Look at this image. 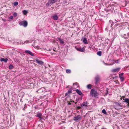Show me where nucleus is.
Here are the masks:
<instances>
[{
    "label": "nucleus",
    "mask_w": 129,
    "mask_h": 129,
    "mask_svg": "<svg viewBox=\"0 0 129 129\" xmlns=\"http://www.w3.org/2000/svg\"><path fill=\"white\" fill-rule=\"evenodd\" d=\"M13 66L12 65H10L9 67V68L10 69H12L13 68Z\"/></svg>",
    "instance_id": "obj_30"
},
{
    "label": "nucleus",
    "mask_w": 129,
    "mask_h": 129,
    "mask_svg": "<svg viewBox=\"0 0 129 129\" xmlns=\"http://www.w3.org/2000/svg\"><path fill=\"white\" fill-rule=\"evenodd\" d=\"M21 43H22V44H23V42H21Z\"/></svg>",
    "instance_id": "obj_47"
},
{
    "label": "nucleus",
    "mask_w": 129,
    "mask_h": 129,
    "mask_svg": "<svg viewBox=\"0 0 129 129\" xmlns=\"http://www.w3.org/2000/svg\"><path fill=\"white\" fill-rule=\"evenodd\" d=\"M52 18L54 20H58V16L56 14H54L52 16Z\"/></svg>",
    "instance_id": "obj_12"
},
{
    "label": "nucleus",
    "mask_w": 129,
    "mask_h": 129,
    "mask_svg": "<svg viewBox=\"0 0 129 129\" xmlns=\"http://www.w3.org/2000/svg\"><path fill=\"white\" fill-rule=\"evenodd\" d=\"M86 87L88 89H90L92 87V85L90 84H89Z\"/></svg>",
    "instance_id": "obj_21"
},
{
    "label": "nucleus",
    "mask_w": 129,
    "mask_h": 129,
    "mask_svg": "<svg viewBox=\"0 0 129 129\" xmlns=\"http://www.w3.org/2000/svg\"><path fill=\"white\" fill-rule=\"evenodd\" d=\"M52 4L50 2V1H49L46 4V5L47 6H49V5H50Z\"/></svg>",
    "instance_id": "obj_24"
},
{
    "label": "nucleus",
    "mask_w": 129,
    "mask_h": 129,
    "mask_svg": "<svg viewBox=\"0 0 129 129\" xmlns=\"http://www.w3.org/2000/svg\"><path fill=\"white\" fill-rule=\"evenodd\" d=\"M73 85H76L77 86H78V83H73Z\"/></svg>",
    "instance_id": "obj_33"
},
{
    "label": "nucleus",
    "mask_w": 129,
    "mask_h": 129,
    "mask_svg": "<svg viewBox=\"0 0 129 129\" xmlns=\"http://www.w3.org/2000/svg\"><path fill=\"white\" fill-rule=\"evenodd\" d=\"M112 21L111 20H110L109 21V22L111 23Z\"/></svg>",
    "instance_id": "obj_40"
},
{
    "label": "nucleus",
    "mask_w": 129,
    "mask_h": 129,
    "mask_svg": "<svg viewBox=\"0 0 129 129\" xmlns=\"http://www.w3.org/2000/svg\"><path fill=\"white\" fill-rule=\"evenodd\" d=\"M87 105V102L86 101L83 102L81 104V107H83V106L86 107Z\"/></svg>",
    "instance_id": "obj_11"
},
{
    "label": "nucleus",
    "mask_w": 129,
    "mask_h": 129,
    "mask_svg": "<svg viewBox=\"0 0 129 129\" xmlns=\"http://www.w3.org/2000/svg\"><path fill=\"white\" fill-rule=\"evenodd\" d=\"M25 52L26 53L29 54L32 56H33L34 55V54L30 51L28 50H26L25 51Z\"/></svg>",
    "instance_id": "obj_7"
},
{
    "label": "nucleus",
    "mask_w": 129,
    "mask_h": 129,
    "mask_svg": "<svg viewBox=\"0 0 129 129\" xmlns=\"http://www.w3.org/2000/svg\"><path fill=\"white\" fill-rule=\"evenodd\" d=\"M118 61V60H116V61Z\"/></svg>",
    "instance_id": "obj_46"
},
{
    "label": "nucleus",
    "mask_w": 129,
    "mask_h": 129,
    "mask_svg": "<svg viewBox=\"0 0 129 129\" xmlns=\"http://www.w3.org/2000/svg\"><path fill=\"white\" fill-rule=\"evenodd\" d=\"M27 22L25 20L21 21L19 23V24L20 26H23L24 27H26L27 25Z\"/></svg>",
    "instance_id": "obj_2"
},
{
    "label": "nucleus",
    "mask_w": 129,
    "mask_h": 129,
    "mask_svg": "<svg viewBox=\"0 0 129 129\" xmlns=\"http://www.w3.org/2000/svg\"><path fill=\"white\" fill-rule=\"evenodd\" d=\"M115 106L116 107V109H120L122 108V107L121 105V103H115Z\"/></svg>",
    "instance_id": "obj_3"
},
{
    "label": "nucleus",
    "mask_w": 129,
    "mask_h": 129,
    "mask_svg": "<svg viewBox=\"0 0 129 129\" xmlns=\"http://www.w3.org/2000/svg\"><path fill=\"white\" fill-rule=\"evenodd\" d=\"M66 72L67 73H70L71 72V71L70 69H67L66 70Z\"/></svg>",
    "instance_id": "obj_25"
},
{
    "label": "nucleus",
    "mask_w": 129,
    "mask_h": 129,
    "mask_svg": "<svg viewBox=\"0 0 129 129\" xmlns=\"http://www.w3.org/2000/svg\"><path fill=\"white\" fill-rule=\"evenodd\" d=\"M8 59L7 58H1L0 59V61L1 62L4 61L6 62L7 61Z\"/></svg>",
    "instance_id": "obj_17"
},
{
    "label": "nucleus",
    "mask_w": 129,
    "mask_h": 129,
    "mask_svg": "<svg viewBox=\"0 0 129 129\" xmlns=\"http://www.w3.org/2000/svg\"><path fill=\"white\" fill-rule=\"evenodd\" d=\"M38 106H35L34 107V108H35V109H38Z\"/></svg>",
    "instance_id": "obj_35"
},
{
    "label": "nucleus",
    "mask_w": 129,
    "mask_h": 129,
    "mask_svg": "<svg viewBox=\"0 0 129 129\" xmlns=\"http://www.w3.org/2000/svg\"><path fill=\"white\" fill-rule=\"evenodd\" d=\"M81 107L78 106L77 107V109L78 110L80 109L81 108Z\"/></svg>",
    "instance_id": "obj_34"
},
{
    "label": "nucleus",
    "mask_w": 129,
    "mask_h": 129,
    "mask_svg": "<svg viewBox=\"0 0 129 129\" xmlns=\"http://www.w3.org/2000/svg\"><path fill=\"white\" fill-rule=\"evenodd\" d=\"M83 43L85 44H87L88 43L87 40L86 38H84L82 39Z\"/></svg>",
    "instance_id": "obj_14"
},
{
    "label": "nucleus",
    "mask_w": 129,
    "mask_h": 129,
    "mask_svg": "<svg viewBox=\"0 0 129 129\" xmlns=\"http://www.w3.org/2000/svg\"><path fill=\"white\" fill-rule=\"evenodd\" d=\"M98 93L96 90L94 89H92L90 91V94L91 95L92 97H96L98 95Z\"/></svg>",
    "instance_id": "obj_1"
},
{
    "label": "nucleus",
    "mask_w": 129,
    "mask_h": 129,
    "mask_svg": "<svg viewBox=\"0 0 129 129\" xmlns=\"http://www.w3.org/2000/svg\"><path fill=\"white\" fill-rule=\"evenodd\" d=\"M73 90L72 88H70V90H68L67 92L68 94L71 93L72 92V90Z\"/></svg>",
    "instance_id": "obj_22"
},
{
    "label": "nucleus",
    "mask_w": 129,
    "mask_h": 129,
    "mask_svg": "<svg viewBox=\"0 0 129 129\" xmlns=\"http://www.w3.org/2000/svg\"><path fill=\"white\" fill-rule=\"evenodd\" d=\"M69 94L67 93V92H66V94H65V96H67Z\"/></svg>",
    "instance_id": "obj_36"
},
{
    "label": "nucleus",
    "mask_w": 129,
    "mask_h": 129,
    "mask_svg": "<svg viewBox=\"0 0 129 129\" xmlns=\"http://www.w3.org/2000/svg\"><path fill=\"white\" fill-rule=\"evenodd\" d=\"M42 115V114L41 113H39L37 114L36 116L37 117H39L40 119H42L41 116Z\"/></svg>",
    "instance_id": "obj_16"
},
{
    "label": "nucleus",
    "mask_w": 129,
    "mask_h": 129,
    "mask_svg": "<svg viewBox=\"0 0 129 129\" xmlns=\"http://www.w3.org/2000/svg\"><path fill=\"white\" fill-rule=\"evenodd\" d=\"M36 61L37 63L38 64H40L41 65H42L43 64V62L42 61H40L39 59H36Z\"/></svg>",
    "instance_id": "obj_10"
},
{
    "label": "nucleus",
    "mask_w": 129,
    "mask_h": 129,
    "mask_svg": "<svg viewBox=\"0 0 129 129\" xmlns=\"http://www.w3.org/2000/svg\"><path fill=\"white\" fill-rule=\"evenodd\" d=\"M77 103L76 102L75 103V104H76Z\"/></svg>",
    "instance_id": "obj_43"
},
{
    "label": "nucleus",
    "mask_w": 129,
    "mask_h": 129,
    "mask_svg": "<svg viewBox=\"0 0 129 129\" xmlns=\"http://www.w3.org/2000/svg\"><path fill=\"white\" fill-rule=\"evenodd\" d=\"M120 69L121 68H118L112 69L111 70V71L113 73L118 72L120 71Z\"/></svg>",
    "instance_id": "obj_5"
},
{
    "label": "nucleus",
    "mask_w": 129,
    "mask_h": 129,
    "mask_svg": "<svg viewBox=\"0 0 129 129\" xmlns=\"http://www.w3.org/2000/svg\"><path fill=\"white\" fill-rule=\"evenodd\" d=\"M13 15L14 17H16L17 16V13L16 12L13 13Z\"/></svg>",
    "instance_id": "obj_27"
},
{
    "label": "nucleus",
    "mask_w": 129,
    "mask_h": 129,
    "mask_svg": "<svg viewBox=\"0 0 129 129\" xmlns=\"http://www.w3.org/2000/svg\"><path fill=\"white\" fill-rule=\"evenodd\" d=\"M29 42V41H25L24 42L23 44H24L25 43H28L29 42V43H30V42Z\"/></svg>",
    "instance_id": "obj_31"
},
{
    "label": "nucleus",
    "mask_w": 129,
    "mask_h": 129,
    "mask_svg": "<svg viewBox=\"0 0 129 129\" xmlns=\"http://www.w3.org/2000/svg\"><path fill=\"white\" fill-rule=\"evenodd\" d=\"M105 65H108L107 63H105Z\"/></svg>",
    "instance_id": "obj_39"
},
{
    "label": "nucleus",
    "mask_w": 129,
    "mask_h": 129,
    "mask_svg": "<svg viewBox=\"0 0 129 129\" xmlns=\"http://www.w3.org/2000/svg\"><path fill=\"white\" fill-rule=\"evenodd\" d=\"M20 101H21V102L22 101V100H20Z\"/></svg>",
    "instance_id": "obj_45"
},
{
    "label": "nucleus",
    "mask_w": 129,
    "mask_h": 129,
    "mask_svg": "<svg viewBox=\"0 0 129 129\" xmlns=\"http://www.w3.org/2000/svg\"><path fill=\"white\" fill-rule=\"evenodd\" d=\"M24 108H25L24 107L23 109V110H24Z\"/></svg>",
    "instance_id": "obj_44"
},
{
    "label": "nucleus",
    "mask_w": 129,
    "mask_h": 129,
    "mask_svg": "<svg viewBox=\"0 0 129 129\" xmlns=\"http://www.w3.org/2000/svg\"><path fill=\"white\" fill-rule=\"evenodd\" d=\"M50 2L51 3V4H53L55 3L57 1V0H49Z\"/></svg>",
    "instance_id": "obj_20"
},
{
    "label": "nucleus",
    "mask_w": 129,
    "mask_h": 129,
    "mask_svg": "<svg viewBox=\"0 0 129 129\" xmlns=\"http://www.w3.org/2000/svg\"><path fill=\"white\" fill-rule=\"evenodd\" d=\"M76 91L80 95H81L82 94V93L81 91L78 89L76 90Z\"/></svg>",
    "instance_id": "obj_15"
},
{
    "label": "nucleus",
    "mask_w": 129,
    "mask_h": 129,
    "mask_svg": "<svg viewBox=\"0 0 129 129\" xmlns=\"http://www.w3.org/2000/svg\"><path fill=\"white\" fill-rule=\"evenodd\" d=\"M18 4V2H15L14 3V6H17Z\"/></svg>",
    "instance_id": "obj_28"
},
{
    "label": "nucleus",
    "mask_w": 129,
    "mask_h": 129,
    "mask_svg": "<svg viewBox=\"0 0 129 129\" xmlns=\"http://www.w3.org/2000/svg\"><path fill=\"white\" fill-rule=\"evenodd\" d=\"M70 102H73V103H74V101H70Z\"/></svg>",
    "instance_id": "obj_37"
},
{
    "label": "nucleus",
    "mask_w": 129,
    "mask_h": 129,
    "mask_svg": "<svg viewBox=\"0 0 129 129\" xmlns=\"http://www.w3.org/2000/svg\"><path fill=\"white\" fill-rule=\"evenodd\" d=\"M102 112L105 114H106V111L105 109H104L102 110Z\"/></svg>",
    "instance_id": "obj_29"
},
{
    "label": "nucleus",
    "mask_w": 129,
    "mask_h": 129,
    "mask_svg": "<svg viewBox=\"0 0 129 129\" xmlns=\"http://www.w3.org/2000/svg\"><path fill=\"white\" fill-rule=\"evenodd\" d=\"M113 25V24H111V27H112V26Z\"/></svg>",
    "instance_id": "obj_41"
},
{
    "label": "nucleus",
    "mask_w": 129,
    "mask_h": 129,
    "mask_svg": "<svg viewBox=\"0 0 129 129\" xmlns=\"http://www.w3.org/2000/svg\"><path fill=\"white\" fill-rule=\"evenodd\" d=\"M121 37L125 39H129V33L127 34V35L126 34H123L121 35Z\"/></svg>",
    "instance_id": "obj_4"
},
{
    "label": "nucleus",
    "mask_w": 129,
    "mask_h": 129,
    "mask_svg": "<svg viewBox=\"0 0 129 129\" xmlns=\"http://www.w3.org/2000/svg\"><path fill=\"white\" fill-rule=\"evenodd\" d=\"M100 79L99 77L98 76H96L95 78V84H97L99 83V81Z\"/></svg>",
    "instance_id": "obj_8"
},
{
    "label": "nucleus",
    "mask_w": 129,
    "mask_h": 129,
    "mask_svg": "<svg viewBox=\"0 0 129 129\" xmlns=\"http://www.w3.org/2000/svg\"><path fill=\"white\" fill-rule=\"evenodd\" d=\"M71 103H68V105H71Z\"/></svg>",
    "instance_id": "obj_38"
},
{
    "label": "nucleus",
    "mask_w": 129,
    "mask_h": 129,
    "mask_svg": "<svg viewBox=\"0 0 129 129\" xmlns=\"http://www.w3.org/2000/svg\"><path fill=\"white\" fill-rule=\"evenodd\" d=\"M125 23V24H126V23Z\"/></svg>",
    "instance_id": "obj_48"
},
{
    "label": "nucleus",
    "mask_w": 129,
    "mask_h": 129,
    "mask_svg": "<svg viewBox=\"0 0 129 129\" xmlns=\"http://www.w3.org/2000/svg\"><path fill=\"white\" fill-rule=\"evenodd\" d=\"M22 12L23 14L24 15H26L27 13V11L25 10H24L22 11Z\"/></svg>",
    "instance_id": "obj_26"
},
{
    "label": "nucleus",
    "mask_w": 129,
    "mask_h": 129,
    "mask_svg": "<svg viewBox=\"0 0 129 129\" xmlns=\"http://www.w3.org/2000/svg\"><path fill=\"white\" fill-rule=\"evenodd\" d=\"M81 117L80 115L75 116L74 117V120L75 121H77L81 119Z\"/></svg>",
    "instance_id": "obj_9"
},
{
    "label": "nucleus",
    "mask_w": 129,
    "mask_h": 129,
    "mask_svg": "<svg viewBox=\"0 0 129 129\" xmlns=\"http://www.w3.org/2000/svg\"><path fill=\"white\" fill-rule=\"evenodd\" d=\"M58 40L60 42V44H63L64 43V41H63L61 39H60V38H57V41Z\"/></svg>",
    "instance_id": "obj_13"
},
{
    "label": "nucleus",
    "mask_w": 129,
    "mask_h": 129,
    "mask_svg": "<svg viewBox=\"0 0 129 129\" xmlns=\"http://www.w3.org/2000/svg\"><path fill=\"white\" fill-rule=\"evenodd\" d=\"M13 18V16H11L9 18V19L10 20H11Z\"/></svg>",
    "instance_id": "obj_32"
},
{
    "label": "nucleus",
    "mask_w": 129,
    "mask_h": 129,
    "mask_svg": "<svg viewBox=\"0 0 129 129\" xmlns=\"http://www.w3.org/2000/svg\"><path fill=\"white\" fill-rule=\"evenodd\" d=\"M77 50L79 51L82 52H84L85 51L84 49L82 48H78Z\"/></svg>",
    "instance_id": "obj_18"
},
{
    "label": "nucleus",
    "mask_w": 129,
    "mask_h": 129,
    "mask_svg": "<svg viewBox=\"0 0 129 129\" xmlns=\"http://www.w3.org/2000/svg\"><path fill=\"white\" fill-rule=\"evenodd\" d=\"M123 100H124V102L127 104H129V99L128 98L123 99Z\"/></svg>",
    "instance_id": "obj_19"
},
{
    "label": "nucleus",
    "mask_w": 129,
    "mask_h": 129,
    "mask_svg": "<svg viewBox=\"0 0 129 129\" xmlns=\"http://www.w3.org/2000/svg\"><path fill=\"white\" fill-rule=\"evenodd\" d=\"M128 106L129 107V104H128Z\"/></svg>",
    "instance_id": "obj_42"
},
{
    "label": "nucleus",
    "mask_w": 129,
    "mask_h": 129,
    "mask_svg": "<svg viewBox=\"0 0 129 129\" xmlns=\"http://www.w3.org/2000/svg\"><path fill=\"white\" fill-rule=\"evenodd\" d=\"M102 52L101 51H100L97 52V54L100 56L102 55Z\"/></svg>",
    "instance_id": "obj_23"
},
{
    "label": "nucleus",
    "mask_w": 129,
    "mask_h": 129,
    "mask_svg": "<svg viewBox=\"0 0 129 129\" xmlns=\"http://www.w3.org/2000/svg\"><path fill=\"white\" fill-rule=\"evenodd\" d=\"M123 74V73H121L119 74V77L121 81L122 82L124 80Z\"/></svg>",
    "instance_id": "obj_6"
}]
</instances>
